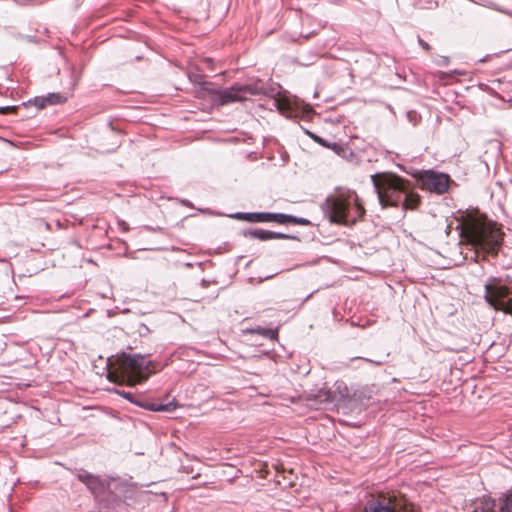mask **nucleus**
Returning a JSON list of instances; mask_svg holds the SVG:
<instances>
[{
	"label": "nucleus",
	"instance_id": "obj_1",
	"mask_svg": "<svg viewBox=\"0 0 512 512\" xmlns=\"http://www.w3.org/2000/svg\"><path fill=\"white\" fill-rule=\"evenodd\" d=\"M357 199V194L351 191L328 196L321 204V209L331 223L352 226L364 212Z\"/></svg>",
	"mask_w": 512,
	"mask_h": 512
},
{
	"label": "nucleus",
	"instance_id": "obj_2",
	"mask_svg": "<svg viewBox=\"0 0 512 512\" xmlns=\"http://www.w3.org/2000/svg\"><path fill=\"white\" fill-rule=\"evenodd\" d=\"M371 182L382 207H399L410 181L395 173L381 172L371 175Z\"/></svg>",
	"mask_w": 512,
	"mask_h": 512
},
{
	"label": "nucleus",
	"instance_id": "obj_3",
	"mask_svg": "<svg viewBox=\"0 0 512 512\" xmlns=\"http://www.w3.org/2000/svg\"><path fill=\"white\" fill-rule=\"evenodd\" d=\"M189 76L190 80L198 83V78H201L199 75ZM201 85V89L207 90L210 94L211 100L218 105H227L230 103L243 101L248 98V96H256V95H272L273 91L264 87V85H260L258 83L255 84H234L230 87L226 88H208L207 82H199Z\"/></svg>",
	"mask_w": 512,
	"mask_h": 512
},
{
	"label": "nucleus",
	"instance_id": "obj_4",
	"mask_svg": "<svg viewBox=\"0 0 512 512\" xmlns=\"http://www.w3.org/2000/svg\"><path fill=\"white\" fill-rule=\"evenodd\" d=\"M484 299L492 308L512 314V288L502 284L500 278L489 277L484 284Z\"/></svg>",
	"mask_w": 512,
	"mask_h": 512
},
{
	"label": "nucleus",
	"instance_id": "obj_5",
	"mask_svg": "<svg viewBox=\"0 0 512 512\" xmlns=\"http://www.w3.org/2000/svg\"><path fill=\"white\" fill-rule=\"evenodd\" d=\"M471 239L476 250L496 255L502 245V233L495 223L477 225L471 231Z\"/></svg>",
	"mask_w": 512,
	"mask_h": 512
},
{
	"label": "nucleus",
	"instance_id": "obj_6",
	"mask_svg": "<svg viewBox=\"0 0 512 512\" xmlns=\"http://www.w3.org/2000/svg\"><path fill=\"white\" fill-rule=\"evenodd\" d=\"M421 188L437 195H442L448 191L452 180L450 176L443 172L432 169L423 170L418 176Z\"/></svg>",
	"mask_w": 512,
	"mask_h": 512
},
{
	"label": "nucleus",
	"instance_id": "obj_7",
	"mask_svg": "<svg viewBox=\"0 0 512 512\" xmlns=\"http://www.w3.org/2000/svg\"><path fill=\"white\" fill-rule=\"evenodd\" d=\"M396 498L386 493L371 495L363 506V512H396Z\"/></svg>",
	"mask_w": 512,
	"mask_h": 512
},
{
	"label": "nucleus",
	"instance_id": "obj_8",
	"mask_svg": "<svg viewBox=\"0 0 512 512\" xmlns=\"http://www.w3.org/2000/svg\"><path fill=\"white\" fill-rule=\"evenodd\" d=\"M227 216L249 223H276L277 212H235Z\"/></svg>",
	"mask_w": 512,
	"mask_h": 512
},
{
	"label": "nucleus",
	"instance_id": "obj_9",
	"mask_svg": "<svg viewBox=\"0 0 512 512\" xmlns=\"http://www.w3.org/2000/svg\"><path fill=\"white\" fill-rule=\"evenodd\" d=\"M132 404L141 407L145 410L154 411V412H174L178 408V403L175 399L169 401L168 403H154L146 399L141 395H136Z\"/></svg>",
	"mask_w": 512,
	"mask_h": 512
},
{
	"label": "nucleus",
	"instance_id": "obj_10",
	"mask_svg": "<svg viewBox=\"0 0 512 512\" xmlns=\"http://www.w3.org/2000/svg\"><path fill=\"white\" fill-rule=\"evenodd\" d=\"M123 362L130 368L138 369L142 372L148 371L152 365V361L148 360L145 355L142 354H122Z\"/></svg>",
	"mask_w": 512,
	"mask_h": 512
},
{
	"label": "nucleus",
	"instance_id": "obj_11",
	"mask_svg": "<svg viewBox=\"0 0 512 512\" xmlns=\"http://www.w3.org/2000/svg\"><path fill=\"white\" fill-rule=\"evenodd\" d=\"M62 96L60 93H48L45 96H36L33 99L28 100V104H33L37 109H42L47 105H56L61 103Z\"/></svg>",
	"mask_w": 512,
	"mask_h": 512
},
{
	"label": "nucleus",
	"instance_id": "obj_12",
	"mask_svg": "<svg viewBox=\"0 0 512 512\" xmlns=\"http://www.w3.org/2000/svg\"><path fill=\"white\" fill-rule=\"evenodd\" d=\"M421 203L420 196L414 192L413 186L411 182H409L407 186V193H404L403 201H401L400 206H402L403 210H413L416 209Z\"/></svg>",
	"mask_w": 512,
	"mask_h": 512
},
{
	"label": "nucleus",
	"instance_id": "obj_13",
	"mask_svg": "<svg viewBox=\"0 0 512 512\" xmlns=\"http://www.w3.org/2000/svg\"><path fill=\"white\" fill-rule=\"evenodd\" d=\"M472 512H500L498 511V500L484 496L473 504Z\"/></svg>",
	"mask_w": 512,
	"mask_h": 512
},
{
	"label": "nucleus",
	"instance_id": "obj_14",
	"mask_svg": "<svg viewBox=\"0 0 512 512\" xmlns=\"http://www.w3.org/2000/svg\"><path fill=\"white\" fill-rule=\"evenodd\" d=\"M276 223L280 225H287V224H293V225H302V226H311L312 222L304 217H298L291 214H285V213H278L277 212V219Z\"/></svg>",
	"mask_w": 512,
	"mask_h": 512
},
{
	"label": "nucleus",
	"instance_id": "obj_15",
	"mask_svg": "<svg viewBox=\"0 0 512 512\" xmlns=\"http://www.w3.org/2000/svg\"><path fill=\"white\" fill-rule=\"evenodd\" d=\"M241 235L251 239H257L260 241H268L273 239V231L261 229V228H246L241 231Z\"/></svg>",
	"mask_w": 512,
	"mask_h": 512
},
{
	"label": "nucleus",
	"instance_id": "obj_16",
	"mask_svg": "<svg viewBox=\"0 0 512 512\" xmlns=\"http://www.w3.org/2000/svg\"><path fill=\"white\" fill-rule=\"evenodd\" d=\"M81 482L85 483L87 488L92 492L96 493L98 488V480L90 473L86 471H80L78 473H73Z\"/></svg>",
	"mask_w": 512,
	"mask_h": 512
},
{
	"label": "nucleus",
	"instance_id": "obj_17",
	"mask_svg": "<svg viewBox=\"0 0 512 512\" xmlns=\"http://www.w3.org/2000/svg\"><path fill=\"white\" fill-rule=\"evenodd\" d=\"M316 399L325 404H337V393L328 388H321L316 394Z\"/></svg>",
	"mask_w": 512,
	"mask_h": 512
},
{
	"label": "nucleus",
	"instance_id": "obj_18",
	"mask_svg": "<svg viewBox=\"0 0 512 512\" xmlns=\"http://www.w3.org/2000/svg\"><path fill=\"white\" fill-rule=\"evenodd\" d=\"M498 511L512 512V488L498 498Z\"/></svg>",
	"mask_w": 512,
	"mask_h": 512
},
{
	"label": "nucleus",
	"instance_id": "obj_19",
	"mask_svg": "<svg viewBox=\"0 0 512 512\" xmlns=\"http://www.w3.org/2000/svg\"><path fill=\"white\" fill-rule=\"evenodd\" d=\"M248 332L261 335L264 338H267L270 340H276L278 338V329L277 328L272 329V328L258 326L256 328L249 329Z\"/></svg>",
	"mask_w": 512,
	"mask_h": 512
},
{
	"label": "nucleus",
	"instance_id": "obj_20",
	"mask_svg": "<svg viewBox=\"0 0 512 512\" xmlns=\"http://www.w3.org/2000/svg\"><path fill=\"white\" fill-rule=\"evenodd\" d=\"M337 393V404L348 399L350 397L349 389L343 382L335 383Z\"/></svg>",
	"mask_w": 512,
	"mask_h": 512
},
{
	"label": "nucleus",
	"instance_id": "obj_21",
	"mask_svg": "<svg viewBox=\"0 0 512 512\" xmlns=\"http://www.w3.org/2000/svg\"><path fill=\"white\" fill-rule=\"evenodd\" d=\"M389 355H390V353L387 352V353H384V354L380 355L379 357H377L375 359L360 358V357H357L356 359H362L363 361H365L367 363H371V364H373L375 366H380V365H383L384 363H386L388 361Z\"/></svg>",
	"mask_w": 512,
	"mask_h": 512
},
{
	"label": "nucleus",
	"instance_id": "obj_22",
	"mask_svg": "<svg viewBox=\"0 0 512 512\" xmlns=\"http://www.w3.org/2000/svg\"><path fill=\"white\" fill-rule=\"evenodd\" d=\"M319 141L317 142L318 144H320L321 146L323 147H327V148H331L332 150H334L336 153H339L340 150H342V147L341 145L333 142V143H330L329 141L325 140L324 138L320 137L318 138Z\"/></svg>",
	"mask_w": 512,
	"mask_h": 512
},
{
	"label": "nucleus",
	"instance_id": "obj_23",
	"mask_svg": "<svg viewBox=\"0 0 512 512\" xmlns=\"http://www.w3.org/2000/svg\"><path fill=\"white\" fill-rule=\"evenodd\" d=\"M12 36L18 40H24L29 43H37L36 36L25 35V34H21V33H13Z\"/></svg>",
	"mask_w": 512,
	"mask_h": 512
},
{
	"label": "nucleus",
	"instance_id": "obj_24",
	"mask_svg": "<svg viewBox=\"0 0 512 512\" xmlns=\"http://www.w3.org/2000/svg\"><path fill=\"white\" fill-rule=\"evenodd\" d=\"M115 392L121 396L122 398L128 400L130 403L133 402L134 398H135V394L130 392V391H125V390H115Z\"/></svg>",
	"mask_w": 512,
	"mask_h": 512
},
{
	"label": "nucleus",
	"instance_id": "obj_25",
	"mask_svg": "<svg viewBox=\"0 0 512 512\" xmlns=\"http://www.w3.org/2000/svg\"><path fill=\"white\" fill-rule=\"evenodd\" d=\"M273 239H293V240H299V238L296 235L281 233V232H274L273 231Z\"/></svg>",
	"mask_w": 512,
	"mask_h": 512
},
{
	"label": "nucleus",
	"instance_id": "obj_26",
	"mask_svg": "<svg viewBox=\"0 0 512 512\" xmlns=\"http://www.w3.org/2000/svg\"><path fill=\"white\" fill-rule=\"evenodd\" d=\"M489 6H490V8H492V9H494V10H497V11H499V12L505 13V14H507V15H509V16H511V17H512V11H509V10L503 9V8H501V7L497 6V5H496V4H494V3H490V4H489Z\"/></svg>",
	"mask_w": 512,
	"mask_h": 512
},
{
	"label": "nucleus",
	"instance_id": "obj_27",
	"mask_svg": "<svg viewBox=\"0 0 512 512\" xmlns=\"http://www.w3.org/2000/svg\"><path fill=\"white\" fill-rule=\"evenodd\" d=\"M80 75L79 73L76 71L75 68H72L71 69V78H72V87H75V85L77 84L78 82V79H79Z\"/></svg>",
	"mask_w": 512,
	"mask_h": 512
},
{
	"label": "nucleus",
	"instance_id": "obj_28",
	"mask_svg": "<svg viewBox=\"0 0 512 512\" xmlns=\"http://www.w3.org/2000/svg\"><path fill=\"white\" fill-rule=\"evenodd\" d=\"M450 60L447 56H440L439 59L436 61V64L439 66H447L449 64Z\"/></svg>",
	"mask_w": 512,
	"mask_h": 512
},
{
	"label": "nucleus",
	"instance_id": "obj_29",
	"mask_svg": "<svg viewBox=\"0 0 512 512\" xmlns=\"http://www.w3.org/2000/svg\"><path fill=\"white\" fill-rule=\"evenodd\" d=\"M418 44L426 51H429L431 49L430 45L424 41L420 36L417 38Z\"/></svg>",
	"mask_w": 512,
	"mask_h": 512
},
{
	"label": "nucleus",
	"instance_id": "obj_30",
	"mask_svg": "<svg viewBox=\"0 0 512 512\" xmlns=\"http://www.w3.org/2000/svg\"><path fill=\"white\" fill-rule=\"evenodd\" d=\"M15 109H16L15 106H1L0 107V113L4 114V113H6L8 111L15 110Z\"/></svg>",
	"mask_w": 512,
	"mask_h": 512
},
{
	"label": "nucleus",
	"instance_id": "obj_31",
	"mask_svg": "<svg viewBox=\"0 0 512 512\" xmlns=\"http://www.w3.org/2000/svg\"><path fill=\"white\" fill-rule=\"evenodd\" d=\"M305 133L311 138L313 139L316 143L319 141L318 138H320V136L316 135L315 133L313 132H310L309 130H305Z\"/></svg>",
	"mask_w": 512,
	"mask_h": 512
},
{
	"label": "nucleus",
	"instance_id": "obj_32",
	"mask_svg": "<svg viewBox=\"0 0 512 512\" xmlns=\"http://www.w3.org/2000/svg\"><path fill=\"white\" fill-rule=\"evenodd\" d=\"M305 133L311 138L313 139L316 143L319 141L318 138H320V136L316 135L315 133L313 132H310L309 130H305Z\"/></svg>",
	"mask_w": 512,
	"mask_h": 512
},
{
	"label": "nucleus",
	"instance_id": "obj_33",
	"mask_svg": "<svg viewBox=\"0 0 512 512\" xmlns=\"http://www.w3.org/2000/svg\"><path fill=\"white\" fill-rule=\"evenodd\" d=\"M178 201L184 205V206H187V207H190V208H193V204L191 201H189L188 199H178Z\"/></svg>",
	"mask_w": 512,
	"mask_h": 512
},
{
	"label": "nucleus",
	"instance_id": "obj_34",
	"mask_svg": "<svg viewBox=\"0 0 512 512\" xmlns=\"http://www.w3.org/2000/svg\"><path fill=\"white\" fill-rule=\"evenodd\" d=\"M119 146H120V144H119L118 142H115V143H113V147H111V148H107V149H104L103 151H104V152H108V153H110V152H114V151H116V149H117Z\"/></svg>",
	"mask_w": 512,
	"mask_h": 512
},
{
	"label": "nucleus",
	"instance_id": "obj_35",
	"mask_svg": "<svg viewBox=\"0 0 512 512\" xmlns=\"http://www.w3.org/2000/svg\"><path fill=\"white\" fill-rule=\"evenodd\" d=\"M149 331H150L149 328L146 325L142 324L141 329L139 330V333H140V335H144L146 333H149Z\"/></svg>",
	"mask_w": 512,
	"mask_h": 512
},
{
	"label": "nucleus",
	"instance_id": "obj_36",
	"mask_svg": "<svg viewBox=\"0 0 512 512\" xmlns=\"http://www.w3.org/2000/svg\"><path fill=\"white\" fill-rule=\"evenodd\" d=\"M69 244L75 248H80V245L77 240H72L69 242Z\"/></svg>",
	"mask_w": 512,
	"mask_h": 512
},
{
	"label": "nucleus",
	"instance_id": "obj_37",
	"mask_svg": "<svg viewBox=\"0 0 512 512\" xmlns=\"http://www.w3.org/2000/svg\"><path fill=\"white\" fill-rule=\"evenodd\" d=\"M209 283H210V282H209L208 280H205V279H202V281H201V285H202V287H204V288H205V287H207V286L209 285Z\"/></svg>",
	"mask_w": 512,
	"mask_h": 512
},
{
	"label": "nucleus",
	"instance_id": "obj_38",
	"mask_svg": "<svg viewBox=\"0 0 512 512\" xmlns=\"http://www.w3.org/2000/svg\"><path fill=\"white\" fill-rule=\"evenodd\" d=\"M415 115V113L413 111H408L407 112V117L409 119V121H412V116Z\"/></svg>",
	"mask_w": 512,
	"mask_h": 512
},
{
	"label": "nucleus",
	"instance_id": "obj_39",
	"mask_svg": "<svg viewBox=\"0 0 512 512\" xmlns=\"http://www.w3.org/2000/svg\"><path fill=\"white\" fill-rule=\"evenodd\" d=\"M491 2L490 1H485V3H481V1H478V4H483L484 6H487V7H490L489 4Z\"/></svg>",
	"mask_w": 512,
	"mask_h": 512
},
{
	"label": "nucleus",
	"instance_id": "obj_40",
	"mask_svg": "<svg viewBox=\"0 0 512 512\" xmlns=\"http://www.w3.org/2000/svg\"><path fill=\"white\" fill-rule=\"evenodd\" d=\"M108 127L110 128V132H111L113 135H115V133H114V129L112 128L111 123H108Z\"/></svg>",
	"mask_w": 512,
	"mask_h": 512
},
{
	"label": "nucleus",
	"instance_id": "obj_41",
	"mask_svg": "<svg viewBox=\"0 0 512 512\" xmlns=\"http://www.w3.org/2000/svg\"><path fill=\"white\" fill-rule=\"evenodd\" d=\"M312 294L313 293H310L309 295H307L303 302L307 301L312 296Z\"/></svg>",
	"mask_w": 512,
	"mask_h": 512
},
{
	"label": "nucleus",
	"instance_id": "obj_42",
	"mask_svg": "<svg viewBox=\"0 0 512 512\" xmlns=\"http://www.w3.org/2000/svg\"><path fill=\"white\" fill-rule=\"evenodd\" d=\"M65 222H66V223H67V222H69V219H68L67 217H66V219H65Z\"/></svg>",
	"mask_w": 512,
	"mask_h": 512
}]
</instances>
